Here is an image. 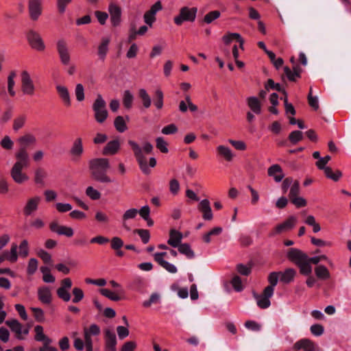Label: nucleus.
Returning <instances> with one entry per match:
<instances>
[{
  "instance_id": "nucleus-54",
  "label": "nucleus",
  "mask_w": 351,
  "mask_h": 351,
  "mask_svg": "<svg viewBox=\"0 0 351 351\" xmlns=\"http://www.w3.org/2000/svg\"><path fill=\"white\" fill-rule=\"evenodd\" d=\"M58 296L64 302H69L71 296L70 294V290L59 287L57 289Z\"/></svg>"
},
{
  "instance_id": "nucleus-44",
  "label": "nucleus",
  "mask_w": 351,
  "mask_h": 351,
  "mask_svg": "<svg viewBox=\"0 0 351 351\" xmlns=\"http://www.w3.org/2000/svg\"><path fill=\"white\" fill-rule=\"evenodd\" d=\"M255 298L257 305L261 308H267L271 304L269 298L263 295H255Z\"/></svg>"
},
{
  "instance_id": "nucleus-21",
  "label": "nucleus",
  "mask_w": 351,
  "mask_h": 351,
  "mask_svg": "<svg viewBox=\"0 0 351 351\" xmlns=\"http://www.w3.org/2000/svg\"><path fill=\"white\" fill-rule=\"evenodd\" d=\"M198 209L202 213V218L206 221H210L213 218L210 204L208 199H204L199 202Z\"/></svg>"
},
{
  "instance_id": "nucleus-16",
  "label": "nucleus",
  "mask_w": 351,
  "mask_h": 351,
  "mask_svg": "<svg viewBox=\"0 0 351 351\" xmlns=\"http://www.w3.org/2000/svg\"><path fill=\"white\" fill-rule=\"evenodd\" d=\"M293 349L295 350L318 351L319 347L311 339L304 338L296 341L293 346Z\"/></svg>"
},
{
  "instance_id": "nucleus-58",
  "label": "nucleus",
  "mask_w": 351,
  "mask_h": 351,
  "mask_svg": "<svg viewBox=\"0 0 351 351\" xmlns=\"http://www.w3.org/2000/svg\"><path fill=\"white\" fill-rule=\"evenodd\" d=\"M228 143L232 145L236 149L244 151L247 149L245 143L243 141H236L233 139H228Z\"/></svg>"
},
{
  "instance_id": "nucleus-36",
  "label": "nucleus",
  "mask_w": 351,
  "mask_h": 351,
  "mask_svg": "<svg viewBox=\"0 0 351 351\" xmlns=\"http://www.w3.org/2000/svg\"><path fill=\"white\" fill-rule=\"evenodd\" d=\"M297 266L299 267L300 273L303 275L308 276L312 272V267L308 261V256L298 263Z\"/></svg>"
},
{
  "instance_id": "nucleus-10",
  "label": "nucleus",
  "mask_w": 351,
  "mask_h": 351,
  "mask_svg": "<svg viewBox=\"0 0 351 351\" xmlns=\"http://www.w3.org/2000/svg\"><path fill=\"white\" fill-rule=\"evenodd\" d=\"M16 161L11 169L23 170L29 166V158L25 148H20L15 155Z\"/></svg>"
},
{
  "instance_id": "nucleus-11",
  "label": "nucleus",
  "mask_w": 351,
  "mask_h": 351,
  "mask_svg": "<svg viewBox=\"0 0 351 351\" xmlns=\"http://www.w3.org/2000/svg\"><path fill=\"white\" fill-rule=\"evenodd\" d=\"M49 229L52 232L59 236H65L69 238L74 234V230L71 227L60 225L58 221L56 220L49 223Z\"/></svg>"
},
{
  "instance_id": "nucleus-30",
  "label": "nucleus",
  "mask_w": 351,
  "mask_h": 351,
  "mask_svg": "<svg viewBox=\"0 0 351 351\" xmlns=\"http://www.w3.org/2000/svg\"><path fill=\"white\" fill-rule=\"evenodd\" d=\"M34 330L36 332L35 340L40 342H43V343H51L52 339L46 336L43 332V327L40 325H37L34 328Z\"/></svg>"
},
{
  "instance_id": "nucleus-24",
  "label": "nucleus",
  "mask_w": 351,
  "mask_h": 351,
  "mask_svg": "<svg viewBox=\"0 0 351 351\" xmlns=\"http://www.w3.org/2000/svg\"><path fill=\"white\" fill-rule=\"evenodd\" d=\"M268 175L272 177L276 182H280L285 177L282 169L278 165H273L268 169Z\"/></svg>"
},
{
  "instance_id": "nucleus-2",
  "label": "nucleus",
  "mask_w": 351,
  "mask_h": 351,
  "mask_svg": "<svg viewBox=\"0 0 351 351\" xmlns=\"http://www.w3.org/2000/svg\"><path fill=\"white\" fill-rule=\"evenodd\" d=\"M93 179L100 183H111L114 180L107 175L110 168L109 160L106 158H97L88 162Z\"/></svg>"
},
{
  "instance_id": "nucleus-52",
  "label": "nucleus",
  "mask_w": 351,
  "mask_h": 351,
  "mask_svg": "<svg viewBox=\"0 0 351 351\" xmlns=\"http://www.w3.org/2000/svg\"><path fill=\"white\" fill-rule=\"evenodd\" d=\"M86 195L93 200H97L101 197L100 192L93 186H88L86 188Z\"/></svg>"
},
{
  "instance_id": "nucleus-26",
  "label": "nucleus",
  "mask_w": 351,
  "mask_h": 351,
  "mask_svg": "<svg viewBox=\"0 0 351 351\" xmlns=\"http://www.w3.org/2000/svg\"><path fill=\"white\" fill-rule=\"evenodd\" d=\"M10 176L14 182L19 184H23L29 180V176L23 170H10Z\"/></svg>"
},
{
  "instance_id": "nucleus-55",
  "label": "nucleus",
  "mask_w": 351,
  "mask_h": 351,
  "mask_svg": "<svg viewBox=\"0 0 351 351\" xmlns=\"http://www.w3.org/2000/svg\"><path fill=\"white\" fill-rule=\"evenodd\" d=\"M10 191V184L6 178L0 176V194L5 195Z\"/></svg>"
},
{
  "instance_id": "nucleus-40",
  "label": "nucleus",
  "mask_w": 351,
  "mask_h": 351,
  "mask_svg": "<svg viewBox=\"0 0 351 351\" xmlns=\"http://www.w3.org/2000/svg\"><path fill=\"white\" fill-rule=\"evenodd\" d=\"M138 96L142 100L143 105L145 108H149L152 104V99L145 88H140L138 90Z\"/></svg>"
},
{
  "instance_id": "nucleus-62",
  "label": "nucleus",
  "mask_w": 351,
  "mask_h": 351,
  "mask_svg": "<svg viewBox=\"0 0 351 351\" xmlns=\"http://www.w3.org/2000/svg\"><path fill=\"white\" fill-rule=\"evenodd\" d=\"M101 295L109 298L112 301H119L120 300L119 296L115 294L114 292L111 291L108 289H101L99 290Z\"/></svg>"
},
{
  "instance_id": "nucleus-42",
  "label": "nucleus",
  "mask_w": 351,
  "mask_h": 351,
  "mask_svg": "<svg viewBox=\"0 0 351 351\" xmlns=\"http://www.w3.org/2000/svg\"><path fill=\"white\" fill-rule=\"evenodd\" d=\"M134 101L133 94L128 90L123 92V104L127 109L131 108Z\"/></svg>"
},
{
  "instance_id": "nucleus-61",
  "label": "nucleus",
  "mask_w": 351,
  "mask_h": 351,
  "mask_svg": "<svg viewBox=\"0 0 351 351\" xmlns=\"http://www.w3.org/2000/svg\"><path fill=\"white\" fill-rule=\"evenodd\" d=\"M156 147L162 153H167V143L165 141L162 137H158L156 139Z\"/></svg>"
},
{
  "instance_id": "nucleus-14",
  "label": "nucleus",
  "mask_w": 351,
  "mask_h": 351,
  "mask_svg": "<svg viewBox=\"0 0 351 351\" xmlns=\"http://www.w3.org/2000/svg\"><path fill=\"white\" fill-rule=\"evenodd\" d=\"M41 199V197L38 195H35L29 198L23 207L24 215L25 216H31L34 215L38 209Z\"/></svg>"
},
{
  "instance_id": "nucleus-27",
  "label": "nucleus",
  "mask_w": 351,
  "mask_h": 351,
  "mask_svg": "<svg viewBox=\"0 0 351 351\" xmlns=\"http://www.w3.org/2000/svg\"><path fill=\"white\" fill-rule=\"evenodd\" d=\"M183 236L182 234L176 230H171L169 232V239L167 241L169 245L173 247H177L181 244Z\"/></svg>"
},
{
  "instance_id": "nucleus-60",
  "label": "nucleus",
  "mask_w": 351,
  "mask_h": 351,
  "mask_svg": "<svg viewBox=\"0 0 351 351\" xmlns=\"http://www.w3.org/2000/svg\"><path fill=\"white\" fill-rule=\"evenodd\" d=\"M31 310L34 313L35 319L39 322H43L45 321L44 311L40 308L32 307Z\"/></svg>"
},
{
  "instance_id": "nucleus-4",
  "label": "nucleus",
  "mask_w": 351,
  "mask_h": 351,
  "mask_svg": "<svg viewBox=\"0 0 351 351\" xmlns=\"http://www.w3.org/2000/svg\"><path fill=\"white\" fill-rule=\"evenodd\" d=\"M21 90L23 95L33 97L35 95L37 87L31 73L23 69L20 72Z\"/></svg>"
},
{
  "instance_id": "nucleus-7",
  "label": "nucleus",
  "mask_w": 351,
  "mask_h": 351,
  "mask_svg": "<svg viewBox=\"0 0 351 351\" xmlns=\"http://www.w3.org/2000/svg\"><path fill=\"white\" fill-rule=\"evenodd\" d=\"M27 40L30 47L37 51H43L45 48V42L38 32L34 29L28 30L26 35Z\"/></svg>"
},
{
  "instance_id": "nucleus-33",
  "label": "nucleus",
  "mask_w": 351,
  "mask_h": 351,
  "mask_svg": "<svg viewBox=\"0 0 351 351\" xmlns=\"http://www.w3.org/2000/svg\"><path fill=\"white\" fill-rule=\"evenodd\" d=\"M18 246L16 243H12L10 251H5V258L11 263H15L18 260L17 253Z\"/></svg>"
},
{
  "instance_id": "nucleus-22",
  "label": "nucleus",
  "mask_w": 351,
  "mask_h": 351,
  "mask_svg": "<svg viewBox=\"0 0 351 351\" xmlns=\"http://www.w3.org/2000/svg\"><path fill=\"white\" fill-rule=\"evenodd\" d=\"M121 145L118 139L110 141L104 147L102 154L105 156H113L117 154L120 149Z\"/></svg>"
},
{
  "instance_id": "nucleus-51",
  "label": "nucleus",
  "mask_w": 351,
  "mask_h": 351,
  "mask_svg": "<svg viewBox=\"0 0 351 351\" xmlns=\"http://www.w3.org/2000/svg\"><path fill=\"white\" fill-rule=\"evenodd\" d=\"M72 293L73 295L72 302L73 303L80 302L81 300H82V299L84 297V291H82V289H80L79 287H74L72 290Z\"/></svg>"
},
{
  "instance_id": "nucleus-1",
  "label": "nucleus",
  "mask_w": 351,
  "mask_h": 351,
  "mask_svg": "<svg viewBox=\"0 0 351 351\" xmlns=\"http://www.w3.org/2000/svg\"><path fill=\"white\" fill-rule=\"evenodd\" d=\"M128 143L131 147L142 172L145 174H149L150 173L149 167L153 168L156 165V160L154 157L149 158L148 165V161L145 156L146 154H149L152 152L153 145L149 142H145L142 146H140L138 143L132 140H129Z\"/></svg>"
},
{
  "instance_id": "nucleus-34",
  "label": "nucleus",
  "mask_w": 351,
  "mask_h": 351,
  "mask_svg": "<svg viewBox=\"0 0 351 351\" xmlns=\"http://www.w3.org/2000/svg\"><path fill=\"white\" fill-rule=\"evenodd\" d=\"M16 76V73L15 71H11L8 76V91L12 97H14L16 95V91L14 90Z\"/></svg>"
},
{
  "instance_id": "nucleus-29",
  "label": "nucleus",
  "mask_w": 351,
  "mask_h": 351,
  "mask_svg": "<svg viewBox=\"0 0 351 351\" xmlns=\"http://www.w3.org/2000/svg\"><path fill=\"white\" fill-rule=\"evenodd\" d=\"M56 90L63 103L67 106H70L71 101L68 88L62 85H57Z\"/></svg>"
},
{
  "instance_id": "nucleus-47",
  "label": "nucleus",
  "mask_w": 351,
  "mask_h": 351,
  "mask_svg": "<svg viewBox=\"0 0 351 351\" xmlns=\"http://www.w3.org/2000/svg\"><path fill=\"white\" fill-rule=\"evenodd\" d=\"M323 170L324 171V173L326 177L334 181H338L342 176V173L340 171H337L336 172L333 173L331 168L329 167H325L323 169Z\"/></svg>"
},
{
  "instance_id": "nucleus-15",
  "label": "nucleus",
  "mask_w": 351,
  "mask_h": 351,
  "mask_svg": "<svg viewBox=\"0 0 351 351\" xmlns=\"http://www.w3.org/2000/svg\"><path fill=\"white\" fill-rule=\"evenodd\" d=\"M84 154L82 139L78 137L74 140L69 150L71 160L74 162L80 160Z\"/></svg>"
},
{
  "instance_id": "nucleus-8",
  "label": "nucleus",
  "mask_w": 351,
  "mask_h": 351,
  "mask_svg": "<svg viewBox=\"0 0 351 351\" xmlns=\"http://www.w3.org/2000/svg\"><path fill=\"white\" fill-rule=\"evenodd\" d=\"M298 219L295 216H289L285 221L276 226L269 234L270 237L288 232L292 230L296 225Z\"/></svg>"
},
{
  "instance_id": "nucleus-9",
  "label": "nucleus",
  "mask_w": 351,
  "mask_h": 351,
  "mask_svg": "<svg viewBox=\"0 0 351 351\" xmlns=\"http://www.w3.org/2000/svg\"><path fill=\"white\" fill-rule=\"evenodd\" d=\"M197 9L196 8L183 7L180 13L174 18V23L177 25H182L185 21L193 22L195 20Z\"/></svg>"
},
{
  "instance_id": "nucleus-56",
  "label": "nucleus",
  "mask_w": 351,
  "mask_h": 351,
  "mask_svg": "<svg viewBox=\"0 0 351 351\" xmlns=\"http://www.w3.org/2000/svg\"><path fill=\"white\" fill-rule=\"evenodd\" d=\"M303 138V134L301 131L295 130L290 133L289 139L292 144H296Z\"/></svg>"
},
{
  "instance_id": "nucleus-35",
  "label": "nucleus",
  "mask_w": 351,
  "mask_h": 351,
  "mask_svg": "<svg viewBox=\"0 0 351 351\" xmlns=\"http://www.w3.org/2000/svg\"><path fill=\"white\" fill-rule=\"evenodd\" d=\"M315 273L316 276L321 280H327L330 277L328 269L322 265H318L315 268Z\"/></svg>"
},
{
  "instance_id": "nucleus-6",
  "label": "nucleus",
  "mask_w": 351,
  "mask_h": 351,
  "mask_svg": "<svg viewBox=\"0 0 351 351\" xmlns=\"http://www.w3.org/2000/svg\"><path fill=\"white\" fill-rule=\"evenodd\" d=\"M44 0H27V12L30 21H38L43 15Z\"/></svg>"
},
{
  "instance_id": "nucleus-5",
  "label": "nucleus",
  "mask_w": 351,
  "mask_h": 351,
  "mask_svg": "<svg viewBox=\"0 0 351 351\" xmlns=\"http://www.w3.org/2000/svg\"><path fill=\"white\" fill-rule=\"evenodd\" d=\"M93 110L95 120L99 123H104L108 116V112L106 109V103L101 95L97 96L93 104Z\"/></svg>"
},
{
  "instance_id": "nucleus-25",
  "label": "nucleus",
  "mask_w": 351,
  "mask_h": 351,
  "mask_svg": "<svg viewBox=\"0 0 351 351\" xmlns=\"http://www.w3.org/2000/svg\"><path fill=\"white\" fill-rule=\"evenodd\" d=\"M247 104L251 111L256 114H260L262 112V106L259 99L254 96L249 97L246 99Z\"/></svg>"
},
{
  "instance_id": "nucleus-28",
  "label": "nucleus",
  "mask_w": 351,
  "mask_h": 351,
  "mask_svg": "<svg viewBox=\"0 0 351 351\" xmlns=\"http://www.w3.org/2000/svg\"><path fill=\"white\" fill-rule=\"evenodd\" d=\"M38 297L39 300L46 304L51 302V293L49 288L47 287H40L38 290Z\"/></svg>"
},
{
  "instance_id": "nucleus-3",
  "label": "nucleus",
  "mask_w": 351,
  "mask_h": 351,
  "mask_svg": "<svg viewBox=\"0 0 351 351\" xmlns=\"http://www.w3.org/2000/svg\"><path fill=\"white\" fill-rule=\"evenodd\" d=\"M56 49L61 64L66 66V71L68 75H73L76 72L75 64H71V52L65 40L61 38L56 42Z\"/></svg>"
},
{
  "instance_id": "nucleus-20",
  "label": "nucleus",
  "mask_w": 351,
  "mask_h": 351,
  "mask_svg": "<svg viewBox=\"0 0 351 351\" xmlns=\"http://www.w3.org/2000/svg\"><path fill=\"white\" fill-rule=\"evenodd\" d=\"M307 256L306 254L298 248H291L287 252V258L296 265Z\"/></svg>"
},
{
  "instance_id": "nucleus-43",
  "label": "nucleus",
  "mask_w": 351,
  "mask_h": 351,
  "mask_svg": "<svg viewBox=\"0 0 351 351\" xmlns=\"http://www.w3.org/2000/svg\"><path fill=\"white\" fill-rule=\"evenodd\" d=\"M221 16V12L218 10H214L207 13L204 17V22L206 24H210Z\"/></svg>"
},
{
  "instance_id": "nucleus-41",
  "label": "nucleus",
  "mask_w": 351,
  "mask_h": 351,
  "mask_svg": "<svg viewBox=\"0 0 351 351\" xmlns=\"http://www.w3.org/2000/svg\"><path fill=\"white\" fill-rule=\"evenodd\" d=\"M223 231L222 228L221 227H215L212 230H210L208 232L204 234L202 238L204 241L206 243H210L211 242V237L213 236H218Z\"/></svg>"
},
{
  "instance_id": "nucleus-19",
  "label": "nucleus",
  "mask_w": 351,
  "mask_h": 351,
  "mask_svg": "<svg viewBox=\"0 0 351 351\" xmlns=\"http://www.w3.org/2000/svg\"><path fill=\"white\" fill-rule=\"evenodd\" d=\"M110 36H104L97 47V56L100 60L104 61L109 51Z\"/></svg>"
},
{
  "instance_id": "nucleus-49",
  "label": "nucleus",
  "mask_w": 351,
  "mask_h": 351,
  "mask_svg": "<svg viewBox=\"0 0 351 351\" xmlns=\"http://www.w3.org/2000/svg\"><path fill=\"white\" fill-rule=\"evenodd\" d=\"M155 95L156 99L154 101V104L157 109H162L163 107L164 94L162 91L158 88L155 90Z\"/></svg>"
},
{
  "instance_id": "nucleus-12",
  "label": "nucleus",
  "mask_w": 351,
  "mask_h": 351,
  "mask_svg": "<svg viewBox=\"0 0 351 351\" xmlns=\"http://www.w3.org/2000/svg\"><path fill=\"white\" fill-rule=\"evenodd\" d=\"M5 324L10 328L11 330L16 333L18 339H23L24 336L29 333V327H23L16 319L7 320Z\"/></svg>"
},
{
  "instance_id": "nucleus-39",
  "label": "nucleus",
  "mask_w": 351,
  "mask_h": 351,
  "mask_svg": "<svg viewBox=\"0 0 351 351\" xmlns=\"http://www.w3.org/2000/svg\"><path fill=\"white\" fill-rule=\"evenodd\" d=\"M138 214V210L136 208H130L126 210L122 215V223L123 226H125L127 221L134 219Z\"/></svg>"
},
{
  "instance_id": "nucleus-59",
  "label": "nucleus",
  "mask_w": 351,
  "mask_h": 351,
  "mask_svg": "<svg viewBox=\"0 0 351 351\" xmlns=\"http://www.w3.org/2000/svg\"><path fill=\"white\" fill-rule=\"evenodd\" d=\"M38 269V261L32 258L29 259L27 265V272L29 275L34 274Z\"/></svg>"
},
{
  "instance_id": "nucleus-17",
  "label": "nucleus",
  "mask_w": 351,
  "mask_h": 351,
  "mask_svg": "<svg viewBox=\"0 0 351 351\" xmlns=\"http://www.w3.org/2000/svg\"><path fill=\"white\" fill-rule=\"evenodd\" d=\"M217 156L227 162H232L236 157L232 149L226 145H219L216 147Z\"/></svg>"
},
{
  "instance_id": "nucleus-50",
  "label": "nucleus",
  "mask_w": 351,
  "mask_h": 351,
  "mask_svg": "<svg viewBox=\"0 0 351 351\" xmlns=\"http://www.w3.org/2000/svg\"><path fill=\"white\" fill-rule=\"evenodd\" d=\"M160 302V295L157 293H153L150 295V298L147 300H145L143 302V305L145 307H149L152 304H158Z\"/></svg>"
},
{
  "instance_id": "nucleus-45",
  "label": "nucleus",
  "mask_w": 351,
  "mask_h": 351,
  "mask_svg": "<svg viewBox=\"0 0 351 351\" xmlns=\"http://www.w3.org/2000/svg\"><path fill=\"white\" fill-rule=\"evenodd\" d=\"M46 176V173L43 169L38 168L36 169L34 172V182L38 184L43 185Z\"/></svg>"
},
{
  "instance_id": "nucleus-13",
  "label": "nucleus",
  "mask_w": 351,
  "mask_h": 351,
  "mask_svg": "<svg viewBox=\"0 0 351 351\" xmlns=\"http://www.w3.org/2000/svg\"><path fill=\"white\" fill-rule=\"evenodd\" d=\"M104 333L105 351H117V340L114 330L106 328Z\"/></svg>"
},
{
  "instance_id": "nucleus-38",
  "label": "nucleus",
  "mask_w": 351,
  "mask_h": 351,
  "mask_svg": "<svg viewBox=\"0 0 351 351\" xmlns=\"http://www.w3.org/2000/svg\"><path fill=\"white\" fill-rule=\"evenodd\" d=\"M180 254L186 256V258L191 259L195 257V254L191 246L188 243H181L177 247Z\"/></svg>"
},
{
  "instance_id": "nucleus-46",
  "label": "nucleus",
  "mask_w": 351,
  "mask_h": 351,
  "mask_svg": "<svg viewBox=\"0 0 351 351\" xmlns=\"http://www.w3.org/2000/svg\"><path fill=\"white\" fill-rule=\"evenodd\" d=\"M285 73L290 81H295L297 77H300V70L298 67H294L293 71L285 66L284 68Z\"/></svg>"
},
{
  "instance_id": "nucleus-31",
  "label": "nucleus",
  "mask_w": 351,
  "mask_h": 351,
  "mask_svg": "<svg viewBox=\"0 0 351 351\" xmlns=\"http://www.w3.org/2000/svg\"><path fill=\"white\" fill-rule=\"evenodd\" d=\"M296 271L292 268H288L282 272H279L280 282L288 284L293 280Z\"/></svg>"
},
{
  "instance_id": "nucleus-64",
  "label": "nucleus",
  "mask_w": 351,
  "mask_h": 351,
  "mask_svg": "<svg viewBox=\"0 0 351 351\" xmlns=\"http://www.w3.org/2000/svg\"><path fill=\"white\" fill-rule=\"evenodd\" d=\"M38 256L43 261L44 263L49 264L51 263V254L43 249H39L37 251Z\"/></svg>"
},
{
  "instance_id": "nucleus-57",
  "label": "nucleus",
  "mask_w": 351,
  "mask_h": 351,
  "mask_svg": "<svg viewBox=\"0 0 351 351\" xmlns=\"http://www.w3.org/2000/svg\"><path fill=\"white\" fill-rule=\"evenodd\" d=\"M75 95L78 101L84 100V88L82 84H77L75 88Z\"/></svg>"
},
{
  "instance_id": "nucleus-63",
  "label": "nucleus",
  "mask_w": 351,
  "mask_h": 351,
  "mask_svg": "<svg viewBox=\"0 0 351 351\" xmlns=\"http://www.w3.org/2000/svg\"><path fill=\"white\" fill-rule=\"evenodd\" d=\"M25 121H26V117L23 115L16 117L14 120L13 130L14 131H18L19 129L23 128V125H25Z\"/></svg>"
},
{
  "instance_id": "nucleus-32",
  "label": "nucleus",
  "mask_w": 351,
  "mask_h": 351,
  "mask_svg": "<svg viewBox=\"0 0 351 351\" xmlns=\"http://www.w3.org/2000/svg\"><path fill=\"white\" fill-rule=\"evenodd\" d=\"M235 38L239 43L240 48L243 49L244 40L238 33H228L222 37V40L226 45L230 44Z\"/></svg>"
},
{
  "instance_id": "nucleus-37",
  "label": "nucleus",
  "mask_w": 351,
  "mask_h": 351,
  "mask_svg": "<svg viewBox=\"0 0 351 351\" xmlns=\"http://www.w3.org/2000/svg\"><path fill=\"white\" fill-rule=\"evenodd\" d=\"M18 142L23 146L22 148H25L29 145L35 144L36 138L33 134H27L19 138Z\"/></svg>"
},
{
  "instance_id": "nucleus-48",
  "label": "nucleus",
  "mask_w": 351,
  "mask_h": 351,
  "mask_svg": "<svg viewBox=\"0 0 351 351\" xmlns=\"http://www.w3.org/2000/svg\"><path fill=\"white\" fill-rule=\"evenodd\" d=\"M115 128L119 132H123L127 130V125L123 117L118 116L114 122Z\"/></svg>"
},
{
  "instance_id": "nucleus-18",
  "label": "nucleus",
  "mask_w": 351,
  "mask_h": 351,
  "mask_svg": "<svg viewBox=\"0 0 351 351\" xmlns=\"http://www.w3.org/2000/svg\"><path fill=\"white\" fill-rule=\"evenodd\" d=\"M108 12L112 26H119L121 21V10L120 7L114 3H110L108 6Z\"/></svg>"
},
{
  "instance_id": "nucleus-23",
  "label": "nucleus",
  "mask_w": 351,
  "mask_h": 351,
  "mask_svg": "<svg viewBox=\"0 0 351 351\" xmlns=\"http://www.w3.org/2000/svg\"><path fill=\"white\" fill-rule=\"evenodd\" d=\"M188 109L191 112H196L197 110V106L194 104L189 95H186L184 100H182L179 104V110L182 112H186Z\"/></svg>"
},
{
  "instance_id": "nucleus-53",
  "label": "nucleus",
  "mask_w": 351,
  "mask_h": 351,
  "mask_svg": "<svg viewBox=\"0 0 351 351\" xmlns=\"http://www.w3.org/2000/svg\"><path fill=\"white\" fill-rule=\"evenodd\" d=\"M19 255L23 258H26L29 255L28 241L25 239L23 240L19 246Z\"/></svg>"
}]
</instances>
